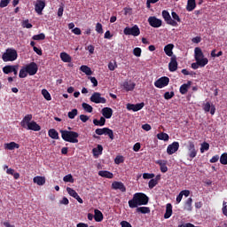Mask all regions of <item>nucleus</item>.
Returning <instances> with one entry per match:
<instances>
[{
  "instance_id": "1",
  "label": "nucleus",
  "mask_w": 227,
  "mask_h": 227,
  "mask_svg": "<svg viewBox=\"0 0 227 227\" xmlns=\"http://www.w3.org/2000/svg\"><path fill=\"white\" fill-rule=\"evenodd\" d=\"M150 201V198L143 192H137L133 195V198L128 201L129 208H137L143 205H146Z\"/></svg>"
},
{
  "instance_id": "2",
  "label": "nucleus",
  "mask_w": 227,
  "mask_h": 227,
  "mask_svg": "<svg viewBox=\"0 0 227 227\" xmlns=\"http://www.w3.org/2000/svg\"><path fill=\"white\" fill-rule=\"evenodd\" d=\"M61 137L67 143H79V133L72 130H60Z\"/></svg>"
},
{
  "instance_id": "3",
  "label": "nucleus",
  "mask_w": 227,
  "mask_h": 227,
  "mask_svg": "<svg viewBox=\"0 0 227 227\" xmlns=\"http://www.w3.org/2000/svg\"><path fill=\"white\" fill-rule=\"evenodd\" d=\"M19 58V54L17 53V50L12 48H8L5 50V52L2 55V59L4 63H8V61H16Z\"/></svg>"
},
{
  "instance_id": "4",
  "label": "nucleus",
  "mask_w": 227,
  "mask_h": 227,
  "mask_svg": "<svg viewBox=\"0 0 227 227\" xmlns=\"http://www.w3.org/2000/svg\"><path fill=\"white\" fill-rule=\"evenodd\" d=\"M123 33L126 36H139V35H141V30L137 25H134L132 27H126Z\"/></svg>"
},
{
  "instance_id": "5",
  "label": "nucleus",
  "mask_w": 227,
  "mask_h": 227,
  "mask_svg": "<svg viewBox=\"0 0 227 227\" xmlns=\"http://www.w3.org/2000/svg\"><path fill=\"white\" fill-rule=\"evenodd\" d=\"M194 58L195 61H200L206 63V65H208V59L205 58V55L203 54V51H201V48L196 47L194 49Z\"/></svg>"
},
{
  "instance_id": "6",
  "label": "nucleus",
  "mask_w": 227,
  "mask_h": 227,
  "mask_svg": "<svg viewBox=\"0 0 227 227\" xmlns=\"http://www.w3.org/2000/svg\"><path fill=\"white\" fill-rule=\"evenodd\" d=\"M162 17L167 24L168 26H173V27H176L178 26V22H176L173 18H171V15L169 14V12L164 10L162 11Z\"/></svg>"
},
{
  "instance_id": "7",
  "label": "nucleus",
  "mask_w": 227,
  "mask_h": 227,
  "mask_svg": "<svg viewBox=\"0 0 227 227\" xmlns=\"http://www.w3.org/2000/svg\"><path fill=\"white\" fill-rule=\"evenodd\" d=\"M90 100L94 104H106L107 102V99H106V98H103L100 92H94L91 95Z\"/></svg>"
},
{
  "instance_id": "8",
  "label": "nucleus",
  "mask_w": 227,
  "mask_h": 227,
  "mask_svg": "<svg viewBox=\"0 0 227 227\" xmlns=\"http://www.w3.org/2000/svg\"><path fill=\"white\" fill-rule=\"evenodd\" d=\"M168 84H169V77L168 76L160 77L154 82L155 88H159L160 90L162 88H166Z\"/></svg>"
},
{
  "instance_id": "9",
  "label": "nucleus",
  "mask_w": 227,
  "mask_h": 227,
  "mask_svg": "<svg viewBox=\"0 0 227 227\" xmlns=\"http://www.w3.org/2000/svg\"><path fill=\"white\" fill-rule=\"evenodd\" d=\"M187 149H188V155L191 160H192V159H194L196 155H198V150H196V145H194V142L189 141Z\"/></svg>"
},
{
  "instance_id": "10",
  "label": "nucleus",
  "mask_w": 227,
  "mask_h": 227,
  "mask_svg": "<svg viewBox=\"0 0 227 227\" xmlns=\"http://www.w3.org/2000/svg\"><path fill=\"white\" fill-rule=\"evenodd\" d=\"M28 75H36L38 72V65L36 62H31L25 67Z\"/></svg>"
},
{
  "instance_id": "11",
  "label": "nucleus",
  "mask_w": 227,
  "mask_h": 227,
  "mask_svg": "<svg viewBox=\"0 0 227 227\" xmlns=\"http://www.w3.org/2000/svg\"><path fill=\"white\" fill-rule=\"evenodd\" d=\"M143 107H145V102L137 103L135 105L128 103L126 105V108L128 109V111H133L134 113H137V111H141V109H143Z\"/></svg>"
},
{
  "instance_id": "12",
  "label": "nucleus",
  "mask_w": 227,
  "mask_h": 227,
  "mask_svg": "<svg viewBox=\"0 0 227 227\" xmlns=\"http://www.w3.org/2000/svg\"><path fill=\"white\" fill-rule=\"evenodd\" d=\"M147 20L152 27H160V26H162V20H160L155 16L149 17Z\"/></svg>"
},
{
  "instance_id": "13",
  "label": "nucleus",
  "mask_w": 227,
  "mask_h": 227,
  "mask_svg": "<svg viewBox=\"0 0 227 227\" xmlns=\"http://www.w3.org/2000/svg\"><path fill=\"white\" fill-rule=\"evenodd\" d=\"M178 148H180V143L178 142H173L172 144L168 145L167 147L168 155H173V153H176V152H178Z\"/></svg>"
},
{
  "instance_id": "14",
  "label": "nucleus",
  "mask_w": 227,
  "mask_h": 227,
  "mask_svg": "<svg viewBox=\"0 0 227 227\" xmlns=\"http://www.w3.org/2000/svg\"><path fill=\"white\" fill-rule=\"evenodd\" d=\"M169 72H176L178 70V61H176V55L170 58V62L168 63Z\"/></svg>"
},
{
  "instance_id": "15",
  "label": "nucleus",
  "mask_w": 227,
  "mask_h": 227,
  "mask_svg": "<svg viewBox=\"0 0 227 227\" xmlns=\"http://www.w3.org/2000/svg\"><path fill=\"white\" fill-rule=\"evenodd\" d=\"M112 189H114V191H121V192H127V187H125V184L118 181H114L112 184Z\"/></svg>"
},
{
  "instance_id": "16",
  "label": "nucleus",
  "mask_w": 227,
  "mask_h": 227,
  "mask_svg": "<svg viewBox=\"0 0 227 227\" xmlns=\"http://www.w3.org/2000/svg\"><path fill=\"white\" fill-rule=\"evenodd\" d=\"M43 8H45V1L44 0H37L35 5V11L38 15H42V12H43Z\"/></svg>"
},
{
  "instance_id": "17",
  "label": "nucleus",
  "mask_w": 227,
  "mask_h": 227,
  "mask_svg": "<svg viewBox=\"0 0 227 227\" xmlns=\"http://www.w3.org/2000/svg\"><path fill=\"white\" fill-rule=\"evenodd\" d=\"M32 120L33 114H27L20 121V126L23 127V129H27V126L31 123Z\"/></svg>"
},
{
  "instance_id": "18",
  "label": "nucleus",
  "mask_w": 227,
  "mask_h": 227,
  "mask_svg": "<svg viewBox=\"0 0 227 227\" xmlns=\"http://www.w3.org/2000/svg\"><path fill=\"white\" fill-rule=\"evenodd\" d=\"M27 129L28 130H34V132H39V130H42V127L36 123V121H32L27 126Z\"/></svg>"
},
{
  "instance_id": "19",
  "label": "nucleus",
  "mask_w": 227,
  "mask_h": 227,
  "mask_svg": "<svg viewBox=\"0 0 227 227\" xmlns=\"http://www.w3.org/2000/svg\"><path fill=\"white\" fill-rule=\"evenodd\" d=\"M173 49H175V44L168 43L164 47V52L168 56V58H173Z\"/></svg>"
},
{
  "instance_id": "20",
  "label": "nucleus",
  "mask_w": 227,
  "mask_h": 227,
  "mask_svg": "<svg viewBox=\"0 0 227 227\" xmlns=\"http://www.w3.org/2000/svg\"><path fill=\"white\" fill-rule=\"evenodd\" d=\"M101 113L105 119L106 118V120H109L113 116V108L104 107Z\"/></svg>"
},
{
  "instance_id": "21",
  "label": "nucleus",
  "mask_w": 227,
  "mask_h": 227,
  "mask_svg": "<svg viewBox=\"0 0 227 227\" xmlns=\"http://www.w3.org/2000/svg\"><path fill=\"white\" fill-rule=\"evenodd\" d=\"M192 84V82L188 81L187 83H184L180 86L179 92L181 95H185L187 91H189V89L191 88V85Z\"/></svg>"
},
{
  "instance_id": "22",
  "label": "nucleus",
  "mask_w": 227,
  "mask_h": 227,
  "mask_svg": "<svg viewBox=\"0 0 227 227\" xmlns=\"http://www.w3.org/2000/svg\"><path fill=\"white\" fill-rule=\"evenodd\" d=\"M203 110L205 111V113H210V114L212 115L215 114V106H210V102H207L203 106Z\"/></svg>"
},
{
  "instance_id": "23",
  "label": "nucleus",
  "mask_w": 227,
  "mask_h": 227,
  "mask_svg": "<svg viewBox=\"0 0 227 227\" xmlns=\"http://www.w3.org/2000/svg\"><path fill=\"white\" fill-rule=\"evenodd\" d=\"M173 215V206L171 203L166 205V212L164 214V219H169Z\"/></svg>"
},
{
  "instance_id": "24",
  "label": "nucleus",
  "mask_w": 227,
  "mask_h": 227,
  "mask_svg": "<svg viewBox=\"0 0 227 227\" xmlns=\"http://www.w3.org/2000/svg\"><path fill=\"white\" fill-rule=\"evenodd\" d=\"M94 219L96 223H102L104 221V214L98 209L94 210Z\"/></svg>"
},
{
  "instance_id": "25",
  "label": "nucleus",
  "mask_w": 227,
  "mask_h": 227,
  "mask_svg": "<svg viewBox=\"0 0 227 227\" xmlns=\"http://www.w3.org/2000/svg\"><path fill=\"white\" fill-rule=\"evenodd\" d=\"M122 86L126 91H134L136 83L134 82H124Z\"/></svg>"
},
{
  "instance_id": "26",
  "label": "nucleus",
  "mask_w": 227,
  "mask_h": 227,
  "mask_svg": "<svg viewBox=\"0 0 227 227\" xmlns=\"http://www.w3.org/2000/svg\"><path fill=\"white\" fill-rule=\"evenodd\" d=\"M33 182L37 185H45V176H36L33 178Z\"/></svg>"
},
{
  "instance_id": "27",
  "label": "nucleus",
  "mask_w": 227,
  "mask_h": 227,
  "mask_svg": "<svg viewBox=\"0 0 227 227\" xmlns=\"http://www.w3.org/2000/svg\"><path fill=\"white\" fill-rule=\"evenodd\" d=\"M60 59L64 63H72V57L67 52H61L60 53Z\"/></svg>"
},
{
  "instance_id": "28",
  "label": "nucleus",
  "mask_w": 227,
  "mask_h": 227,
  "mask_svg": "<svg viewBox=\"0 0 227 227\" xmlns=\"http://www.w3.org/2000/svg\"><path fill=\"white\" fill-rule=\"evenodd\" d=\"M103 151H104V147L101 145H98L97 147L92 149V153L94 157H98V155H102Z\"/></svg>"
},
{
  "instance_id": "29",
  "label": "nucleus",
  "mask_w": 227,
  "mask_h": 227,
  "mask_svg": "<svg viewBox=\"0 0 227 227\" xmlns=\"http://www.w3.org/2000/svg\"><path fill=\"white\" fill-rule=\"evenodd\" d=\"M200 68H203L204 67H207V64L203 60H202V62L200 60H196V62L192 64V68L193 70H198L200 68Z\"/></svg>"
},
{
  "instance_id": "30",
  "label": "nucleus",
  "mask_w": 227,
  "mask_h": 227,
  "mask_svg": "<svg viewBox=\"0 0 227 227\" xmlns=\"http://www.w3.org/2000/svg\"><path fill=\"white\" fill-rule=\"evenodd\" d=\"M5 150H15V148H20V145L15 142L4 144Z\"/></svg>"
},
{
  "instance_id": "31",
  "label": "nucleus",
  "mask_w": 227,
  "mask_h": 227,
  "mask_svg": "<svg viewBox=\"0 0 227 227\" xmlns=\"http://www.w3.org/2000/svg\"><path fill=\"white\" fill-rule=\"evenodd\" d=\"M196 8V0H188L186 10L187 12H192Z\"/></svg>"
},
{
  "instance_id": "32",
  "label": "nucleus",
  "mask_w": 227,
  "mask_h": 227,
  "mask_svg": "<svg viewBox=\"0 0 227 227\" xmlns=\"http://www.w3.org/2000/svg\"><path fill=\"white\" fill-rule=\"evenodd\" d=\"M48 136L51 137V139H59V133L54 129H49Z\"/></svg>"
},
{
  "instance_id": "33",
  "label": "nucleus",
  "mask_w": 227,
  "mask_h": 227,
  "mask_svg": "<svg viewBox=\"0 0 227 227\" xmlns=\"http://www.w3.org/2000/svg\"><path fill=\"white\" fill-rule=\"evenodd\" d=\"M98 176H102V178H113L114 175L112 172L107 170H101L98 172Z\"/></svg>"
},
{
  "instance_id": "34",
  "label": "nucleus",
  "mask_w": 227,
  "mask_h": 227,
  "mask_svg": "<svg viewBox=\"0 0 227 227\" xmlns=\"http://www.w3.org/2000/svg\"><path fill=\"white\" fill-rule=\"evenodd\" d=\"M93 124L96 127H104V125H106V118L105 117H100L99 121L98 119H94L93 120Z\"/></svg>"
},
{
  "instance_id": "35",
  "label": "nucleus",
  "mask_w": 227,
  "mask_h": 227,
  "mask_svg": "<svg viewBox=\"0 0 227 227\" xmlns=\"http://www.w3.org/2000/svg\"><path fill=\"white\" fill-rule=\"evenodd\" d=\"M14 67H15V65H7L3 67V72L6 75H8V74H12L13 72Z\"/></svg>"
},
{
  "instance_id": "36",
  "label": "nucleus",
  "mask_w": 227,
  "mask_h": 227,
  "mask_svg": "<svg viewBox=\"0 0 227 227\" xmlns=\"http://www.w3.org/2000/svg\"><path fill=\"white\" fill-rule=\"evenodd\" d=\"M184 210L191 212L192 210V198H188L184 204Z\"/></svg>"
},
{
  "instance_id": "37",
  "label": "nucleus",
  "mask_w": 227,
  "mask_h": 227,
  "mask_svg": "<svg viewBox=\"0 0 227 227\" xmlns=\"http://www.w3.org/2000/svg\"><path fill=\"white\" fill-rule=\"evenodd\" d=\"M157 137L158 139H160V141H169V135L165 132H160L157 134Z\"/></svg>"
},
{
  "instance_id": "38",
  "label": "nucleus",
  "mask_w": 227,
  "mask_h": 227,
  "mask_svg": "<svg viewBox=\"0 0 227 227\" xmlns=\"http://www.w3.org/2000/svg\"><path fill=\"white\" fill-rule=\"evenodd\" d=\"M80 70L81 72H83V74H85L86 75H91V74H93L91 68H90V67L88 66H81Z\"/></svg>"
},
{
  "instance_id": "39",
  "label": "nucleus",
  "mask_w": 227,
  "mask_h": 227,
  "mask_svg": "<svg viewBox=\"0 0 227 227\" xmlns=\"http://www.w3.org/2000/svg\"><path fill=\"white\" fill-rule=\"evenodd\" d=\"M136 211L138 214H150V207H137Z\"/></svg>"
},
{
  "instance_id": "40",
  "label": "nucleus",
  "mask_w": 227,
  "mask_h": 227,
  "mask_svg": "<svg viewBox=\"0 0 227 227\" xmlns=\"http://www.w3.org/2000/svg\"><path fill=\"white\" fill-rule=\"evenodd\" d=\"M208 150H210V144L207 142L202 143L200 146V153H205V152H208Z\"/></svg>"
},
{
  "instance_id": "41",
  "label": "nucleus",
  "mask_w": 227,
  "mask_h": 227,
  "mask_svg": "<svg viewBox=\"0 0 227 227\" xmlns=\"http://www.w3.org/2000/svg\"><path fill=\"white\" fill-rule=\"evenodd\" d=\"M116 68H118V64L116 63V60L110 61L108 63V70H110L111 72H114Z\"/></svg>"
},
{
  "instance_id": "42",
  "label": "nucleus",
  "mask_w": 227,
  "mask_h": 227,
  "mask_svg": "<svg viewBox=\"0 0 227 227\" xmlns=\"http://www.w3.org/2000/svg\"><path fill=\"white\" fill-rule=\"evenodd\" d=\"M82 107L84 109V111H86V113H93V106L88 103H82Z\"/></svg>"
},
{
  "instance_id": "43",
  "label": "nucleus",
  "mask_w": 227,
  "mask_h": 227,
  "mask_svg": "<svg viewBox=\"0 0 227 227\" xmlns=\"http://www.w3.org/2000/svg\"><path fill=\"white\" fill-rule=\"evenodd\" d=\"M42 95L45 98V100H52V97H51V93L46 89L42 90Z\"/></svg>"
},
{
  "instance_id": "44",
  "label": "nucleus",
  "mask_w": 227,
  "mask_h": 227,
  "mask_svg": "<svg viewBox=\"0 0 227 227\" xmlns=\"http://www.w3.org/2000/svg\"><path fill=\"white\" fill-rule=\"evenodd\" d=\"M27 70L26 69V67H24L23 68H21L20 70V74H19V77L20 79H24L26 77H27Z\"/></svg>"
},
{
  "instance_id": "45",
  "label": "nucleus",
  "mask_w": 227,
  "mask_h": 227,
  "mask_svg": "<svg viewBox=\"0 0 227 227\" xmlns=\"http://www.w3.org/2000/svg\"><path fill=\"white\" fill-rule=\"evenodd\" d=\"M78 111L76 108L73 109L72 111L68 112L67 116L70 120H74L78 114Z\"/></svg>"
},
{
  "instance_id": "46",
  "label": "nucleus",
  "mask_w": 227,
  "mask_h": 227,
  "mask_svg": "<svg viewBox=\"0 0 227 227\" xmlns=\"http://www.w3.org/2000/svg\"><path fill=\"white\" fill-rule=\"evenodd\" d=\"M105 136H108V137L113 141L114 139V132L113 129L106 128V131L105 133Z\"/></svg>"
},
{
  "instance_id": "47",
  "label": "nucleus",
  "mask_w": 227,
  "mask_h": 227,
  "mask_svg": "<svg viewBox=\"0 0 227 227\" xmlns=\"http://www.w3.org/2000/svg\"><path fill=\"white\" fill-rule=\"evenodd\" d=\"M107 130V128H103V129H97L95 130V134H97V136H106V132Z\"/></svg>"
},
{
  "instance_id": "48",
  "label": "nucleus",
  "mask_w": 227,
  "mask_h": 227,
  "mask_svg": "<svg viewBox=\"0 0 227 227\" xmlns=\"http://www.w3.org/2000/svg\"><path fill=\"white\" fill-rule=\"evenodd\" d=\"M63 181L69 182L70 184H74V176H72V174H68V175L65 176L63 177Z\"/></svg>"
},
{
  "instance_id": "49",
  "label": "nucleus",
  "mask_w": 227,
  "mask_h": 227,
  "mask_svg": "<svg viewBox=\"0 0 227 227\" xmlns=\"http://www.w3.org/2000/svg\"><path fill=\"white\" fill-rule=\"evenodd\" d=\"M67 192L69 194V196H72V198H75L78 195L77 192H75L74 188L67 187Z\"/></svg>"
},
{
  "instance_id": "50",
  "label": "nucleus",
  "mask_w": 227,
  "mask_h": 227,
  "mask_svg": "<svg viewBox=\"0 0 227 227\" xmlns=\"http://www.w3.org/2000/svg\"><path fill=\"white\" fill-rule=\"evenodd\" d=\"M220 162H221L223 166H226V165H227V153H223L220 156Z\"/></svg>"
},
{
  "instance_id": "51",
  "label": "nucleus",
  "mask_w": 227,
  "mask_h": 227,
  "mask_svg": "<svg viewBox=\"0 0 227 227\" xmlns=\"http://www.w3.org/2000/svg\"><path fill=\"white\" fill-rule=\"evenodd\" d=\"M173 97H175V91L165 92L164 93L165 100H171V98H173Z\"/></svg>"
},
{
  "instance_id": "52",
  "label": "nucleus",
  "mask_w": 227,
  "mask_h": 227,
  "mask_svg": "<svg viewBox=\"0 0 227 227\" xmlns=\"http://www.w3.org/2000/svg\"><path fill=\"white\" fill-rule=\"evenodd\" d=\"M44 38H45V34L41 33L39 35H33L32 40L40 41V40H43Z\"/></svg>"
},
{
  "instance_id": "53",
  "label": "nucleus",
  "mask_w": 227,
  "mask_h": 227,
  "mask_svg": "<svg viewBox=\"0 0 227 227\" xmlns=\"http://www.w3.org/2000/svg\"><path fill=\"white\" fill-rule=\"evenodd\" d=\"M144 180H150L155 178V174L144 173L143 174Z\"/></svg>"
},
{
  "instance_id": "54",
  "label": "nucleus",
  "mask_w": 227,
  "mask_h": 227,
  "mask_svg": "<svg viewBox=\"0 0 227 227\" xmlns=\"http://www.w3.org/2000/svg\"><path fill=\"white\" fill-rule=\"evenodd\" d=\"M172 20H175L176 22H182V19H180V16L175 12H172Z\"/></svg>"
},
{
  "instance_id": "55",
  "label": "nucleus",
  "mask_w": 227,
  "mask_h": 227,
  "mask_svg": "<svg viewBox=\"0 0 227 227\" xmlns=\"http://www.w3.org/2000/svg\"><path fill=\"white\" fill-rule=\"evenodd\" d=\"M96 31H97V33H98L99 35H102V34L104 33V28H103L101 23H97V24H96Z\"/></svg>"
},
{
  "instance_id": "56",
  "label": "nucleus",
  "mask_w": 227,
  "mask_h": 227,
  "mask_svg": "<svg viewBox=\"0 0 227 227\" xmlns=\"http://www.w3.org/2000/svg\"><path fill=\"white\" fill-rule=\"evenodd\" d=\"M141 52H142V50L141 48L139 47H137L133 50V54L134 56H136L137 58H141Z\"/></svg>"
},
{
  "instance_id": "57",
  "label": "nucleus",
  "mask_w": 227,
  "mask_h": 227,
  "mask_svg": "<svg viewBox=\"0 0 227 227\" xmlns=\"http://www.w3.org/2000/svg\"><path fill=\"white\" fill-rule=\"evenodd\" d=\"M158 184L159 182H157V180L151 179L148 183L149 189H153V187H155Z\"/></svg>"
},
{
  "instance_id": "58",
  "label": "nucleus",
  "mask_w": 227,
  "mask_h": 227,
  "mask_svg": "<svg viewBox=\"0 0 227 227\" xmlns=\"http://www.w3.org/2000/svg\"><path fill=\"white\" fill-rule=\"evenodd\" d=\"M124 160L123 156H116L114 159L115 164H121L124 162Z\"/></svg>"
},
{
  "instance_id": "59",
  "label": "nucleus",
  "mask_w": 227,
  "mask_h": 227,
  "mask_svg": "<svg viewBox=\"0 0 227 227\" xmlns=\"http://www.w3.org/2000/svg\"><path fill=\"white\" fill-rule=\"evenodd\" d=\"M222 212L225 217H227V202L223 200Z\"/></svg>"
},
{
  "instance_id": "60",
  "label": "nucleus",
  "mask_w": 227,
  "mask_h": 227,
  "mask_svg": "<svg viewBox=\"0 0 227 227\" xmlns=\"http://www.w3.org/2000/svg\"><path fill=\"white\" fill-rule=\"evenodd\" d=\"M8 4H10V0H1L0 8H6Z\"/></svg>"
},
{
  "instance_id": "61",
  "label": "nucleus",
  "mask_w": 227,
  "mask_h": 227,
  "mask_svg": "<svg viewBox=\"0 0 227 227\" xmlns=\"http://www.w3.org/2000/svg\"><path fill=\"white\" fill-rule=\"evenodd\" d=\"M23 27H27V29H31V27H33V25L29 23L28 20H27L23 21Z\"/></svg>"
},
{
  "instance_id": "62",
  "label": "nucleus",
  "mask_w": 227,
  "mask_h": 227,
  "mask_svg": "<svg viewBox=\"0 0 227 227\" xmlns=\"http://www.w3.org/2000/svg\"><path fill=\"white\" fill-rule=\"evenodd\" d=\"M80 120L83 123H86V121H88V120H90V117L88 115L81 114L80 115Z\"/></svg>"
},
{
  "instance_id": "63",
  "label": "nucleus",
  "mask_w": 227,
  "mask_h": 227,
  "mask_svg": "<svg viewBox=\"0 0 227 227\" xmlns=\"http://www.w3.org/2000/svg\"><path fill=\"white\" fill-rule=\"evenodd\" d=\"M121 227H132V224H130V223H129L127 221H121Z\"/></svg>"
},
{
  "instance_id": "64",
  "label": "nucleus",
  "mask_w": 227,
  "mask_h": 227,
  "mask_svg": "<svg viewBox=\"0 0 227 227\" xmlns=\"http://www.w3.org/2000/svg\"><path fill=\"white\" fill-rule=\"evenodd\" d=\"M178 227H195L194 224L188 223H182L178 225Z\"/></svg>"
}]
</instances>
